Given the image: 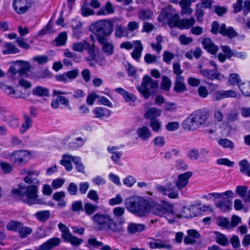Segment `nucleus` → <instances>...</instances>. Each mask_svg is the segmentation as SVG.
Here are the masks:
<instances>
[{"label": "nucleus", "mask_w": 250, "mask_h": 250, "mask_svg": "<svg viewBox=\"0 0 250 250\" xmlns=\"http://www.w3.org/2000/svg\"><path fill=\"white\" fill-rule=\"evenodd\" d=\"M40 172L32 169H29L28 175L24 178V182L28 186H20V189L14 188L12 193L16 195L19 199L29 206L35 204H45V201L39 199L38 195V187L40 182L38 179Z\"/></svg>", "instance_id": "obj_1"}, {"label": "nucleus", "mask_w": 250, "mask_h": 250, "mask_svg": "<svg viewBox=\"0 0 250 250\" xmlns=\"http://www.w3.org/2000/svg\"><path fill=\"white\" fill-rule=\"evenodd\" d=\"M125 204L128 211L138 216H144L148 212V202L142 197H128L125 200Z\"/></svg>", "instance_id": "obj_2"}, {"label": "nucleus", "mask_w": 250, "mask_h": 250, "mask_svg": "<svg viewBox=\"0 0 250 250\" xmlns=\"http://www.w3.org/2000/svg\"><path fill=\"white\" fill-rule=\"evenodd\" d=\"M208 118V114L204 110H197L191 114L183 123L184 129L194 130L203 125Z\"/></svg>", "instance_id": "obj_3"}, {"label": "nucleus", "mask_w": 250, "mask_h": 250, "mask_svg": "<svg viewBox=\"0 0 250 250\" xmlns=\"http://www.w3.org/2000/svg\"><path fill=\"white\" fill-rule=\"evenodd\" d=\"M90 30L97 37V41L106 39L113 30V24L110 20H103L92 23L90 26Z\"/></svg>", "instance_id": "obj_4"}, {"label": "nucleus", "mask_w": 250, "mask_h": 250, "mask_svg": "<svg viewBox=\"0 0 250 250\" xmlns=\"http://www.w3.org/2000/svg\"><path fill=\"white\" fill-rule=\"evenodd\" d=\"M149 211L156 215L161 217L165 216L170 224H173L175 222L176 214L174 213L173 206L167 203H163L160 205L154 204L148 205Z\"/></svg>", "instance_id": "obj_5"}, {"label": "nucleus", "mask_w": 250, "mask_h": 250, "mask_svg": "<svg viewBox=\"0 0 250 250\" xmlns=\"http://www.w3.org/2000/svg\"><path fill=\"white\" fill-rule=\"evenodd\" d=\"M158 86V82L153 80L150 76L144 77L141 85L137 86V89L142 96L148 99L150 95L155 94V90Z\"/></svg>", "instance_id": "obj_6"}, {"label": "nucleus", "mask_w": 250, "mask_h": 250, "mask_svg": "<svg viewBox=\"0 0 250 250\" xmlns=\"http://www.w3.org/2000/svg\"><path fill=\"white\" fill-rule=\"evenodd\" d=\"M29 152L24 150H16L8 155V159L19 166L25 164L27 161L25 158L29 155Z\"/></svg>", "instance_id": "obj_7"}, {"label": "nucleus", "mask_w": 250, "mask_h": 250, "mask_svg": "<svg viewBox=\"0 0 250 250\" xmlns=\"http://www.w3.org/2000/svg\"><path fill=\"white\" fill-rule=\"evenodd\" d=\"M110 216L106 214L96 213L92 217L95 228L98 230L106 229Z\"/></svg>", "instance_id": "obj_8"}, {"label": "nucleus", "mask_w": 250, "mask_h": 250, "mask_svg": "<svg viewBox=\"0 0 250 250\" xmlns=\"http://www.w3.org/2000/svg\"><path fill=\"white\" fill-rule=\"evenodd\" d=\"M161 15L163 18L168 20V24L171 28L173 27L178 28L181 20L179 14L174 13L169 9H166L162 10Z\"/></svg>", "instance_id": "obj_9"}, {"label": "nucleus", "mask_w": 250, "mask_h": 250, "mask_svg": "<svg viewBox=\"0 0 250 250\" xmlns=\"http://www.w3.org/2000/svg\"><path fill=\"white\" fill-rule=\"evenodd\" d=\"M14 66H11L9 72L12 73L13 75L19 74L20 76H23L26 74L30 70V66L28 62L23 61H18Z\"/></svg>", "instance_id": "obj_10"}, {"label": "nucleus", "mask_w": 250, "mask_h": 250, "mask_svg": "<svg viewBox=\"0 0 250 250\" xmlns=\"http://www.w3.org/2000/svg\"><path fill=\"white\" fill-rule=\"evenodd\" d=\"M192 176V173L188 171L179 174L177 179L174 181L176 187L179 190L185 188L188 184V180Z\"/></svg>", "instance_id": "obj_11"}, {"label": "nucleus", "mask_w": 250, "mask_h": 250, "mask_svg": "<svg viewBox=\"0 0 250 250\" xmlns=\"http://www.w3.org/2000/svg\"><path fill=\"white\" fill-rule=\"evenodd\" d=\"M236 92L232 90H219L214 92L212 95L213 101H218L227 98H235L237 96Z\"/></svg>", "instance_id": "obj_12"}, {"label": "nucleus", "mask_w": 250, "mask_h": 250, "mask_svg": "<svg viewBox=\"0 0 250 250\" xmlns=\"http://www.w3.org/2000/svg\"><path fill=\"white\" fill-rule=\"evenodd\" d=\"M31 0H14L13 6L15 10L19 14L26 12L31 5Z\"/></svg>", "instance_id": "obj_13"}, {"label": "nucleus", "mask_w": 250, "mask_h": 250, "mask_svg": "<svg viewBox=\"0 0 250 250\" xmlns=\"http://www.w3.org/2000/svg\"><path fill=\"white\" fill-rule=\"evenodd\" d=\"M202 43L204 48L210 54L215 55L219 50L218 47L209 38L203 39Z\"/></svg>", "instance_id": "obj_14"}, {"label": "nucleus", "mask_w": 250, "mask_h": 250, "mask_svg": "<svg viewBox=\"0 0 250 250\" xmlns=\"http://www.w3.org/2000/svg\"><path fill=\"white\" fill-rule=\"evenodd\" d=\"M102 45V50L107 56H111L114 53V46L112 42H108L107 39L98 41Z\"/></svg>", "instance_id": "obj_15"}, {"label": "nucleus", "mask_w": 250, "mask_h": 250, "mask_svg": "<svg viewBox=\"0 0 250 250\" xmlns=\"http://www.w3.org/2000/svg\"><path fill=\"white\" fill-rule=\"evenodd\" d=\"M219 33L223 36L228 37L231 39L238 36V34L232 27H227L225 23L221 24L220 27Z\"/></svg>", "instance_id": "obj_16"}, {"label": "nucleus", "mask_w": 250, "mask_h": 250, "mask_svg": "<svg viewBox=\"0 0 250 250\" xmlns=\"http://www.w3.org/2000/svg\"><path fill=\"white\" fill-rule=\"evenodd\" d=\"M59 238H52L41 245L37 250H51L54 247L58 246L61 243Z\"/></svg>", "instance_id": "obj_17"}, {"label": "nucleus", "mask_w": 250, "mask_h": 250, "mask_svg": "<svg viewBox=\"0 0 250 250\" xmlns=\"http://www.w3.org/2000/svg\"><path fill=\"white\" fill-rule=\"evenodd\" d=\"M146 229V226L143 224L129 223L127 225V232L129 235H134L143 232Z\"/></svg>", "instance_id": "obj_18"}, {"label": "nucleus", "mask_w": 250, "mask_h": 250, "mask_svg": "<svg viewBox=\"0 0 250 250\" xmlns=\"http://www.w3.org/2000/svg\"><path fill=\"white\" fill-rule=\"evenodd\" d=\"M200 74L209 80H221L220 76L221 75L219 70L205 69L203 71H200Z\"/></svg>", "instance_id": "obj_19"}, {"label": "nucleus", "mask_w": 250, "mask_h": 250, "mask_svg": "<svg viewBox=\"0 0 250 250\" xmlns=\"http://www.w3.org/2000/svg\"><path fill=\"white\" fill-rule=\"evenodd\" d=\"M198 208L195 206H191L189 208L184 207L182 209V214L176 215L177 218H180L182 217L186 218L193 217L197 216L196 210Z\"/></svg>", "instance_id": "obj_20"}, {"label": "nucleus", "mask_w": 250, "mask_h": 250, "mask_svg": "<svg viewBox=\"0 0 250 250\" xmlns=\"http://www.w3.org/2000/svg\"><path fill=\"white\" fill-rule=\"evenodd\" d=\"M104 230L111 231L112 232L118 233L123 231V228L120 224L117 223L110 217V221H108L106 229Z\"/></svg>", "instance_id": "obj_21"}, {"label": "nucleus", "mask_w": 250, "mask_h": 250, "mask_svg": "<svg viewBox=\"0 0 250 250\" xmlns=\"http://www.w3.org/2000/svg\"><path fill=\"white\" fill-rule=\"evenodd\" d=\"M134 44L135 45V46L131 54V57L134 60L139 61L142 55L143 47L139 41H135L134 42Z\"/></svg>", "instance_id": "obj_22"}, {"label": "nucleus", "mask_w": 250, "mask_h": 250, "mask_svg": "<svg viewBox=\"0 0 250 250\" xmlns=\"http://www.w3.org/2000/svg\"><path fill=\"white\" fill-rule=\"evenodd\" d=\"M138 136L143 141L149 139L151 135L150 130L146 126H143L137 129L136 131Z\"/></svg>", "instance_id": "obj_23"}, {"label": "nucleus", "mask_w": 250, "mask_h": 250, "mask_svg": "<svg viewBox=\"0 0 250 250\" xmlns=\"http://www.w3.org/2000/svg\"><path fill=\"white\" fill-rule=\"evenodd\" d=\"M161 111L160 109L153 107L149 109L144 115V117L150 121L157 119L156 118L160 116Z\"/></svg>", "instance_id": "obj_24"}, {"label": "nucleus", "mask_w": 250, "mask_h": 250, "mask_svg": "<svg viewBox=\"0 0 250 250\" xmlns=\"http://www.w3.org/2000/svg\"><path fill=\"white\" fill-rule=\"evenodd\" d=\"M75 156L64 154L62 156V159L60 161V164L64 166L67 171H70L72 169V165L71 161L73 162V158Z\"/></svg>", "instance_id": "obj_25"}, {"label": "nucleus", "mask_w": 250, "mask_h": 250, "mask_svg": "<svg viewBox=\"0 0 250 250\" xmlns=\"http://www.w3.org/2000/svg\"><path fill=\"white\" fill-rule=\"evenodd\" d=\"M118 147L115 146H109L107 147L108 152L112 155L111 159L115 163H118L122 156V152L117 151Z\"/></svg>", "instance_id": "obj_26"}, {"label": "nucleus", "mask_w": 250, "mask_h": 250, "mask_svg": "<svg viewBox=\"0 0 250 250\" xmlns=\"http://www.w3.org/2000/svg\"><path fill=\"white\" fill-rule=\"evenodd\" d=\"M24 122L22 123L20 129L21 134H23L26 132L32 126V120L30 117L26 115H23Z\"/></svg>", "instance_id": "obj_27"}, {"label": "nucleus", "mask_w": 250, "mask_h": 250, "mask_svg": "<svg viewBox=\"0 0 250 250\" xmlns=\"http://www.w3.org/2000/svg\"><path fill=\"white\" fill-rule=\"evenodd\" d=\"M184 78L181 76H177L175 79L174 90L177 92H183L186 90V86L184 83Z\"/></svg>", "instance_id": "obj_28"}, {"label": "nucleus", "mask_w": 250, "mask_h": 250, "mask_svg": "<svg viewBox=\"0 0 250 250\" xmlns=\"http://www.w3.org/2000/svg\"><path fill=\"white\" fill-rule=\"evenodd\" d=\"M67 39V35L66 32L60 33L52 43L56 46H62L65 44Z\"/></svg>", "instance_id": "obj_29"}, {"label": "nucleus", "mask_w": 250, "mask_h": 250, "mask_svg": "<svg viewBox=\"0 0 250 250\" xmlns=\"http://www.w3.org/2000/svg\"><path fill=\"white\" fill-rule=\"evenodd\" d=\"M149 246L151 249L165 248L168 250H171L172 248V247L171 245L167 244L160 240L149 242Z\"/></svg>", "instance_id": "obj_30"}, {"label": "nucleus", "mask_w": 250, "mask_h": 250, "mask_svg": "<svg viewBox=\"0 0 250 250\" xmlns=\"http://www.w3.org/2000/svg\"><path fill=\"white\" fill-rule=\"evenodd\" d=\"M49 92L48 88L41 86H37L32 89V94L39 97H48Z\"/></svg>", "instance_id": "obj_31"}, {"label": "nucleus", "mask_w": 250, "mask_h": 250, "mask_svg": "<svg viewBox=\"0 0 250 250\" xmlns=\"http://www.w3.org/2000/svg\"><path fill=\"white\" fill-rule=\"evenodd\" d=\"M179 4L182 8V14L189 15L193 10L190 7L191 1L189 0H181Z\"/></svg>", "instance_id": "obj_32"}, {"label": "nucleus", "mask_w": 250, "mask_h": 250, "mask_svg": "<svg viewBox=\"0 0 250 250\" xmlns=\"http://www.w3.org/2000/svg\"><path fill=\"white\" fill-rule=\"evenodd\" d=\"M153 16V12L149 9H142L138 11L139 18L142 21L148 20Z\"/></svg>", "instance_id": "obj_33"}, {"label": "nucleus", "mask_w": 250, "mask_h": 250, "mask_svg": "<svg viewBox=\"0 0 250 250\" xmlns=\"http://www.w3.org/2000/svg\"><path fill=\"white\" fill-rule=\"evenodd\" d=\"M195 22V20L193 17L190 19H183L180 20V23L178 28L180 29L190 28Z\"/></svg>", "instance_id": "obj_34"}, {"label": "nucleus", "mask_w": 250, "mask_h": 250, "mask_svg": "<svg viewBox=\"0 0 250 250\" xmlns=\"http://www.w3.org/2000/svg\"><path fill=\"white\" fill-rule=\"evenodd\" d=\"M4 47L5 49L2 51V53L4 55L16 54L20 52V50L11 43H5Z\"/></svg>", "instance_id": "obj_35"}, {"label": "nucleus", "mask_w": 250, "mask_h": 250, "mask_svg": "<svg viewBox=\"0 0 250 250\" xmlns=\"http://www.w3.org/2000/svg\"><path fill=\"white\" fill-rule=\"evenodd\" d=\"M88 42L85 41L82 42H77L74 43L72 46L73 50L76 52H82L85 50V47H88Z\"/></svg>", "instance_id": "obj_36"}, {"label": "nucleus", "mask_w": 250, "mask_h": 250, "mask_svg": "<svg viewBox=\"0 0 250 250\" xmlns=\"http://www.w3.org/2000/svg\"><path fill=\"white\" fill-rule=\"evenodd\" d=\"M216 224L223 229H230L229 221L228 218L223 216H218L216 218Z\"/></svg>", "instance_id": "obj_37"}, {"label": "nucleus", "mask_w": 250, "mask_h": 250, "mask_svg": "<svg viewBox=\"0 0 250 250\" xmlns=\"http://www.w3.org/2000/svg\"><path fill=\"white\" fill-rule=\"evenodd\" d=\"M18 232L19 237L23 239L25 238L28 235L32 233V229L29 227H24L23 224H22Z\"/></svg>", "instance_id": "obj_38"}, {"label": "nucleus", "mask_w": 250, "mask_h": 250, "mask_svg": "<svg viewBox=\"0 0 250 250\" xmlns=\"http://www.w3.org/2000/svg\"><path fill=\"white\" fill-rule=\"evenodd\" d=\"M35 215L40 221L44 222L49 218L50 215L49 211L42 210L37 212Z\"/></svg>", "instance_id": "obj_39"}, {"label": "nucleus", "mask_w": 250, "mask_h": 250, "mask_svg": "<svg viewBox=\"0 0 250 250\" xmlns=\"http://www.w3.org/2000/svg\"><path fill=\"white\" fill-rule=\"evenodd\" d=\"M22 223L19 221L11 220L6 225V228L8 230L18 232Z\"/></svg>", "instance_id": "obj_40"}, {"label": "nucleus", "mask_w": 250, "mask_h": 250, "mask_svg": "<svg viewBox=\"0 0 250 250\" xmlns=\"http://www.w3.org/2000/svg\"><path fill=\"white\" fill-rule=\"evenodd\" d=\"M216 206L223 212H227L230 210L231 203L228 201H220L216 204Z\"/></svg>", "instance_id": "obj_41"}, {"label": "nucleus", "mask_w": 250, "mask_h": 250, "mask_svg": "<svg viewBox=\"0 0 250 250\" xmlns=\"http://www.w3.org/2000/svg\"><path fill=\"white\" fill-rule=\"evenodd\" d=\"M64 56L67 58L72 59L76 62H80L81 61V57L74 52L70 51L69 49H66L64 52Z\"/></svg>", "instance_id": "obj_42"}, {"label": "nucleus", "mask_w": 250, "mask_h": 250, "mask_svg": "<svg viewBox=\"0 0 250 250\" xmlns=\"http://www.w3.org/2000/svg\"><path fill=\"white\" fill-rule=\"evenodd\" d=\"M84 208L85 213L89 215L93 214L99 208V206L90 203H86L84 205Z\"/></svg>", "instance_id": "obj_43"}, {"label": "nucleus", "mask_w": 250, "mask_h": 250, "mask_svg": "<svg viewBox=\"0 0 250 250\" xmlns=\"http://www.w3.org/2000/svg\"><path fill=\"white\" fill-rule=\"evenodd\" d=\"M218 144L225 148L232 149L234 148V143L228 139H220L218 140Z\"/></svg>", "instance_id": "obj_44"}, {"label": "nucleus", "mask_w": 250, "mask_h": 250, "mask_svg": "<svg viewBox=\"0 0 250 250\" xmlns=\"http://www.w3.org/2000/svg\"><path fill=\"white\" fill-rule=\"evenodd\" d=\"M241 79L239 74L236 73H232L229 75L228 82L229 84L232 85L237 84L238 86L240 84Z\"/></svg>", "instance_id": "obj_45"}, {"label": "nucleus", "mask_w": 250, "mask_h": 250, "mask_svg": "<svg viewBox=\"0 0 250 250\" xmlns=\"http://www.w3.org/2000/svg\"><path fill=\"white\" fill-rule=\"evenodd\" d=\"M171 85L170 80L166 76H163L161 83V88L165 91H168Z\"/></svg>", "instance_id": "obj_46"}, {"label": "nucleus", "mask_w": 250, "mask_h": 250, "mask_svg": "<svg viewBox=\"0 0 250 250\" xmlns=\"http://www.w3.org/2000/svg\"><path fill=\"white\" fill-rule=\"evenodd\" d=\"M108 110L103 107H96L93 112L95 115V117L97 118L102 119L106 116V111Z\"/></svg>", "instance_id": "obj_47"}, {"label": "nucleus", "mask_w": 250, "mask_h": 250, "mask_svg": "<svg viewBox=\"0 0 250 250\" xmlns=\"http://www.w3.org/2000/svg\"><path fill=\"white\" fill-rule=\"evenodd\" d=\"M50 74L47 70H42L34 73V77L36 79H44L49 77Z\"/></svg>", "instance_id": "obj_48"}, {"label": "nucleus", "mask_w": 250, "mask_h": 250, "mask_svg": "<svg viewBox=\"0 0 250 250\" xmlns=\"http://www.w3.org/2000/svg\"><path fill=\"white\" fill-rule=\"evenodd\" d=\"M239 87L242 93L246 96H250V83H241Z\"/></svg>", "instance_id": "obj_49"}, {"label": "nucleus", "mask_w": 250, "mask_h": 250, "mask_svg": "<svg viewBox=\"0 0 250 250\" xmlns=\"http://www.w3.org/2000/svg\"><path fill=\"white\" fill-rule=\"evenodd\" d=\"M73 158V162L76 165L77 171L81 173H84V167L81 161V158L79 157H75Z\"/></svg>", "instance_id": "obj_50"}, {"label": "nucleus", "mask_w": 250, "mask_h": 250, "mask_svg": "<svg viewBox=\"0 0 250 250\" xmlns=\"http://www.w3.org/2000/svg\"><path fill=\"white\" fill-rule=\"evenodd\" d=\"M216 242L218 244L223 246H226L229 244V241L226 236L221 233H219L217 235Z\"/></svg>", "instance_id": "obj_51"}, {"label": "nucleus", "mask_w": 250, "mask_h": 250, "mask_svg": "<svg viewBox=\"0 0 250 250\" xmlns=\"http://www.w3.org/2000/svg\"><path fill=\"white\" fill-rule=\"evenodd\" d=\"M248 190V187L246 186H239L236 187V193L241 198L244 199L247 197L246 193Z\"/></svg>", "instance_id": "obj_52"}, {"label": "nucleus", "mask_w": 250, "mask_h": 250, "mask_svg": "<svg viewBox=\"0 0 250 250\" xmlns=\"http://www.w3.org/2000/svg\"><path fill=\"white\" fill-rule=\"evenodd\" d=\"M238 119V112L237 111H231L227 115V120L228 123H232Z\"/></svg>", "instance_id": "obj_53"}, {"label": "nucleus", "mask_w": 250, "mask_h": 250, "mask_svg": "<svg viewBox=\"0 0 250 250\" xmlns=\"http://www.w3.org/2000/svg\"><path fill=\"white\" fill-rule=\"evenodd\" d=\"M203 6L202 4H198L196 6L195 11V16L198 21L201 22L202 17L204 16V11L203 10Z\"/></svg>", "instance_id": "obj_54"}, {"label": "nucleus", "mask_w": 250, "mask_h": 250, "mask_svg": "<svg viewBox=\"0 0 250 250\" xmlns=\"http://www.w3.org/2000/svg\"><path fill=\"white\" fill-rule=\"evenodd\" d=\"M0 166L3 172L6 174L11 172L13 170L12 165L5 162H0Z\"/></svg>", "instance_id": "obj_55"}, {"label": "nucleus", "mask_w": 250, "mask_h": 250, "mask_svg": "<svg viewBox=\"0 0 250 250\" xmlns=\"http://www.w3.org/2000/svg\"><path fill=\"white\" fill-rule=\"evenodd\" d=\"M127 32L126 28H124L120 25H117L115 28V35L117 38L123 37L125 34Z\"/></svg>", "instance_id": "obj_56"}, {"label": "nucleus", "mask_w": 250, "mask_h": 250, "mask_svg": "<svg viewBox=\"0 0 250 250\" xmlns=\"http://www.w3.org/2000/svg\"><path fill=\"white\" fill-rule=\"evenodd\" d=\"M221 49L228 58L233 57L235 50H232L228 45H222Z\"/></svg>", "instance_id": "obj_57"}, {"label": "nucleus", "mask_w": 250, "mask_h": 250, "mask_svg": "<svg viewBox=\"0 0 250 250\" xmlns=\"http://www.w3.org/2000/svg\"><path fill=\"white\" fill-rule=\"evenodd\" d=\"M239 165L241 167L240 171L245 172L248 175V171L249 170L250 164L246 160H243L239 162Z\"/></svg>", "instance_id": "obj_58"}, {"label": "nucleus", "mask_w": 250, "mask_h": 250, "mask_svg": "<svg viewBox=\"0 0 250 250\" xmlns=\"http://www.w3.org/2000/svg\"><path fill=\"white\" fill-rule=\"evenodd\" d=\"M241 222V219L237 215H234L231 217V222H229L230 229L236 227Z\"/></svg>", "instance_id": "obj_59"}, {"label": "nucleus", "mask_w": 250, "mask_h": 250, "mask_svg": "<svg viewBox=\"0 0 250 250\" xmlns=\"http://www.w3.org/2000/svg\"><path fill=\"white\" fill-rule=\"evenodd\" d=\"M149 125L154 131L158 132L161 128V124L157 119H155L150 121Z\"/></svg>", "instance_id": "obj_60"}, {"label": "nucleus", "mask_w": 250, "mask_h": 250, "mask_svg": "<svg viewBox=\"0 0 250 250\" xmlns=\"http://www.w3.org/2000/svg\"><path fill=\"white\" fill-rule=\"evenodd\" d=\"M16 42L19 46L21 48L25 49H28L30 48V45L26 43V41L25 39L20 37L16 39Z\"/></svg>", "instance_id": "obj_61"}, {"label": "nucleus", "mask_w": 250, "mask_h": 250, "mask_svg": "<svg viewBox=\"0 0 250 250\" xmlns=\"http://www.w3.org/2000/svg\"><path fill=\"white\" fill-rule=\"evenodd\" d=\"M0 87L4 92L9 95H15L16 93V90L10 86L1 84Z\"/></svg>", "instance_id": "obj_62"}, {"label": "nucleus", "mask_w": 250, "mask_h": 250, "mask_svg": "<svg viewBox=\"0 0 250 250\" xmlns=\"http://www.w3.org/2000/svg\"><path fill=\"white\" fill-rule=\"evenodd\" d=\"M98 98H99V96L94 92L89 94L86 98V103L90 105H92L93 104L96 99H98Z\"/></svg>", "instance_id": "obj_63"}, {"label": "nucleus", "mask_w": 250, "mask_h": 250, "mask_svg": "<svg viewBox=\"0 0 250 250\" xmlns=\"http://www.w3.org/2000/svg\"><path fill=\"white\" fill-rule=\"evenodd\" d=\"M33 60L37 62L39 64H42L48 61V57L46 55L38 56L34 57Z\"/></svg>", "instance_id": "obj_64"}]
</instances>
